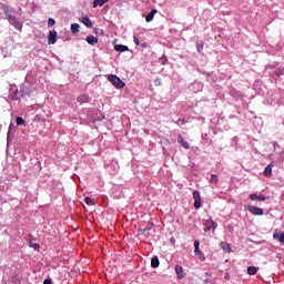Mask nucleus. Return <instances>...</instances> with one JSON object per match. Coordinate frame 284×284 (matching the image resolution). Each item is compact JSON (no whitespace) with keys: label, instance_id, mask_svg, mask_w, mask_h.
Returning a JSON list of instances; mask_svg holds the SVG:
<instances>
[{"label":"nucleus","instance_id":"nucleus-17","mask_svg":"<svg viewBox=\"0 0 284 284\" xmlns=\"http://www.w3.org/2000/svg\"><path fill=\"white\" fill-rule=\"evenodd\" d=\"M82 23L85 28H92V20L88 17L82 18Z\"/></svg>","mask_w":284,"mask_h":284},{"label":"nucleus","instance_id":"nucleus-2","mask_svg":"<svg viewBox=\"0 0 284 284\" xmlns=\"http://www.w3.org/2000/svg\"><path fill=\"white\" fill-rule=\"evenodd\" d=\"M245 210H248L254 216H263L265 214L263 209L254 205L245 206Z\"/></svg>","mask_w":284,"mask_h":284},{"label":"nucleus","instance_id":"nucleus-18","mask_svg":"<svg viewBox=\"0 0 284 284\" xmlns=\"http://www.w3.org/2000/svg\"><path fill=\"white\" fill-rule=\"evenodd\" d=\"M273 239H278L280 243H282V245H284V233H274L273 234Z\"/></svg>","mask_w":284,"mask_h":284},{"label":"nucleus","instance_id":"nucleus-15","mask_svg":"<svg viewBox=\"0 0 284 284\" xmlns=\"http://www.w3.org/2000/svg\"><path fill=\"white\" fill-rule=\"evenodd\" d=\"M110 0H93V8H102V6H105Z\"/></svg>","mask_w":284,"mask_h":284},{"label":"nucleus","instance_id":"nucleus-11","mask_svg":"<svg viewBox=\"0 0 284 284\" xmlns=\"http://www.w3.org/2000/svg\"><path fill=\"white\" fill-rule=\"evenodd\" d=\"M156 12H159L156 9H152L151 12L146 14L145 17L146 23H150V21H153L154 14H156Z\"/></svg>","mask_w":284,"mask_h":284},{"label":"nucleus","instance_id":"nucleus-4","mask_svg":"<svg viewBox=\"0 0 284 284\" xmlns=\"http://www.w3.org/2000/svg\"><path fill=\"white\" fill-rule=\"evenodd\" d=\"M219 224L216 222H213L212 219L205 220L204 222V232H210V230H216Z\"/></svg>","mask_w":284,"mask_h":284},{"label":"nucleus","instance_id":"nucleus-25","mask_svg":"<svg viewBox=\"0 0 284 284\" xmlns=\"http://www.w3.org/2000/svg\"><path fill=\"white\" fill-rule=\"evenodd\" d=\"M55 24H57V21H54V19H52V18H49V20H48L49 28H52Z\"/></svg>","mask_w":284,"mask_h":284},{"label":"nucleus","instance_id":"nucleus-3","mask_svg":"<svg viewBox=\"0 0 284 284\" xmlns=\"http://www.w3.org/2000/svg\"><path fill=\"white\" fill-rule=\"evenodd\" d=\"M153 227H154V224L152 222H148L146 226L144 229H139L138 232L143 236H150V232H152Z\"/></svg>","mask_w":284,"mask_h":284},{"label":"nucleus","instance_id":"nucleus-34","mask_svg":"<svg viewBox=\"0 0 284 284\" xmlns=\"http://www.w3.org/2000/svg\"><path fill=\"white\" fill-rule=\"evenodd\" d=\"M172 242H174V239H171Z\"/></svg>","mask_w":284,"mask_h":284},{"label":"nucleus","instance_id":"nucleus-22","mask_svg":"<svg viewBox=\"0 0 284 284\" xmlns=\"http://www.w3.org/2000/svg\"><path fill=\"white\" fill-rule=\"evenodd\" d=\"M71 32L72 34H77L79 32V23L71 24Z\"/></svg>","mask_w":284,"mask_h":284},{"label":"nucleus","instance_id":"nucleus-24","mask_svg":"<svg viewBox=\"0 0 284 284\" xmlns=\"http://www.w3.org/2000/svg\"><path fill=\"white\" fill-rule=\"evenodd\" d=\"M16 123H17V125H24L26 120H23V118H21V116H18V118H16Z\"/></svg>","mask_w":284,"mask_h":284},{"label":"nucleus","instance_id":"nucleus-21","mask_svg":"<svg viewBox=\"0 0 284 284\" xmlns=\"http://www.w3.org/2000/svg\"><path fill=\"white\" fill-rule=\"evenodd\" d=\"M195 256L200 258V261H205V255H203V252H201V248H195Z\"/></svg>","mask_w":284,"mask_h":284},{"label":"nucleus","instance_id":"nucleus-1","mask_svg":"<svg viewBox=\"0 0 284 284\" xmlns=\"http://www.w3.org/2000/svg\"><path fill=\"white\" fill-rule=\"evenodd\" d=\"M108 81H110V83H112V85L115 87L116 90H123V88H125V82H123V80H121V78H119L118 75H109Z\"/></svg>","mask_w":284,"mask_h":284},{"label":"nucleus","instance_id":"nucleus-28","mask_svg":"<svg viewBox=\"0 0 284 284\" xmlns=\"http://www.w3.org/2000/svg\"><path fill=\"white\" fill-rule=\"evenodd\" d=\"M133 43H135V45H141V41H139V37L136 36L133 37Z\"/></svg>","mask_w":284,"mask_h":284},{"label":"nucleus","instance_id":"nucleus-33","mask_svg":"<svg viewBox=\"0 0 284 284\" xmlns=\"http://www.w3.org/2000/svg\"><path fill=\"white\" fill-rule=\"evenodd\" d=\"M224 278L227 281L230 278V274L226 273Z\"/></svg>","mask_w":284,"mask_h":284},{"label":"nucleus","instance_id":"nucleus-27","mask_svg":"<svg viewBox=\"0 0 284 284\" xmlns=\"http://www.w3.org/2000/svg\"><path fill=\"white\" fill-rule=\"evenodd\" d=\"M211 182L212 183H219V176L216 174L211 175Z\"/></svg>","mask_w":284,"mask_h":284},{"label":"nucleus","instance_id":"nucleus-32","mask_svg":"<svg viewBox=\"0 0 284 284\" xmlns=\"http://www.w3.org/2000/svg\"><path fill=\"white\" fill-rule=\"evenodd\" d=\"M141 47L142 48H148V43L144 42V43L141 44Z\"/></svg>","mask_w":284,"mask_h":284},{"label":"nucleus","instance_id":"nucleus-7","mask_svg":"<svg viewBox=\"0 0 284 284\" xmlns=\"http://www.w3.org/2000/svg\"><path fill=\"white\" fill-rule=\"evenodd\" d=\"M178 143L182 145V148H184L185 150H190V143H187V141H185V139L181 134L178 136Z\"/></svg>","mask_w":284,"mask_h":284},{"label":"nucleus","instance_id":"nucleus-20","mask_svg":"<svg viewBox=\"0 0 284 284\" xmlns=\"http://www.w3.org/2000/svg\"><path fill=\"white\" fill-rule=\"evenodd\" d=\"M161 263L159 262V257H153L151 260V267H153L154 270H156V267H159Z\"/></svg>","mask_w":284,"mask_h":284},{"label":"nucleus","instance_id":"nucleus-23","mask_svg":"<svg viewBox=\"0 0 284 284\" xmlns=\"http://www.w3.org/2000/svg\"><path fill=\"white\" fill-rule=\"evenodd\" d=\"M84 202L87 203V205H97V202H94V199L87 196L84 199Z\"/></svg>","mask_w":284,"mask_h":284},{"label":"nucleus","instance_id":"nucleus-12","mask_svg":"<svg viewBox=\"0 0 284 284\" xmlns=\"http://www.w3.org/2000/svg\"><path fill=\"white\" fill-rule=\"evenodd\" d=\"M87 43H89V45H94V44L99 43V39L94 36H88Z\"/></svg>","mask_w":284,"mask_h":284},{"label":"nucleus","instance_id":"nucleus-31","mask_svg":"<svg viewBox=\"0 0 284 284\" xmlns=\"http://www.w3.org/2000/svg\"><path fill=\"white\" fill-rule=\"evenodd\" d=\"M43 284H52V280L45 278L44 282H43Z\"/></svg>","mask_w":284,"mask_h":284},{"label":"nucleus","instance_id":"nucleus-5","mask_svg":"<svg viewBox=\"0 0 284 284\" xmlns=\"http://www.w3.org/2000/svg\"><path fill=\"white\" fill-rule=\"evenodd\" d=\"M193 199H194V209L195 210H201V192L199 191H193Z\"/></svg>","mask_w":284,"mask_h":284},{"label":"nucleus","instance_id":"nucleus-26","mask_svg":"<svg viewBox=\"0 0 284 284\" xmlns=\"http://www.w3.org/2000/svg\"><path fill=\"white\" fill-rule=\"evenodd\" d=\"M203 48H204L203 42H197V43H196V50H197V52H201V51L203 50Z\"/></svg>","mask_w":284,"mask_h":284},{"label":"nucleus","instance_id":"nucleus-29","mask_svg":"<svg viewBox=\"0 0 284 284\" xmlns=\"http://www.w3.org/2000/svg\"><path fill=\"white\" fill-rule=\"evenodd\" d=\"M200 245H201V243L199 242V240H196V241L194 242V247H195V250H200Z\"/></svg>","mask_w":284,"mask_h":284},{"label":"nucleus","instance_id":"nucleus-19","mask_svg":"<svg viewBox=\"0 0 284 284\" xmlns=\"http://www.w3.org/2000/svg\"><path fill=\"white\" fill-rule=\"evenodd\" d=\"M256 272H258V268H256V266H248V267H247V274H248L250 276L256 275Z\"/></svg>","mask_w":284,"mask_h":284},{"label":"nucleus","instance_id":"nucleus-6","mask_svg":"<svg viewBox=\"0 0 284 284\" xmlns=\"http://www.w3.org/2000/svg\"><path fill=\"white\" fill-rule=\"evenodd\" d=\"M49 45H54L57 43V31H50L48 37Z\"/></svg>","mask_w":284,"mask_h":284},{"label":"nucleus","instance_id":"nucleus-10","mask_svg":"<svg viewBox=\"0 0 284 284\" xmlns=\"http://www.w3.org/2000/svg\"><path fill=\"white\" fill-rule=\"evenodd\" d=\"M250 199L251 201H266L265 195L263 194L257 195L256 193L251 194Z\"/></svg>","mask_w":284,"mask_h":284},{"label":"nucleus","instance_id":"nucleus-8","mask_svg":"<svg viewBox=\"0 0 284 284\" xmlns=\"http://www.w3.org/2000/svg\"><path fill=\"white\" fill-rule=\"evenodd\" d=\"M175 273L178 275V278H185V272L183 271V266L175 265Z\"/></svg>","mask_w":284,"mask_h":284},{"label":"nucleus","instance_id":"nucleus-16","mask_svg":"<svg viewBox=\"0 0 284 284\" xmlns=\"http://www.w3.org/2000/svg\"><path fill=\"white\" fill-rule=\"evenodd\" d=\"M272 168H274L273 163H270L266 165L265 170H264V175L265 176H272Z\"/></svg>","mask_w":284,"mask_h":284},{"label":"nucleus","instance_id":"nucleus-9","mask_svg":"<svg viewBox=\"0 0 284 284\" xmlns=\"http://www.w3.org/2000/svg\"><path fill=\"white\" fill-rule=\"evenodd\" d=\"M114 50H115V52H128V50H130V48L124 44H115Z\"/></svg>","mask_w":284,"mask_h":284},{"label":"nucleus","instance_id":"nucleus-14","mask_svg":"<svg viewBox=\"0 0 284 284\" xmlns=\"http://www.w3.org/2000/svg\"><path fill=\"white\" fill-rule=\"evenodd\" d=\"M78 103H90V95L82 94L77 99Z\"/></svg>","mask_w":284,"mask_h":284},{"label":"nucleus","instance_id":"nucleus-30","mask_svg":"<svg viewBox=\"0 0 284 284\" xmlns=\"http://www.w3.org/2000/svg\"><path fill=\"white\" fill-rule=\"evenodd\" d=\"M31 247H33V250H39L41 246L37 243L31 244Z\"/></svg>","mask_w":284,"mask_h":284},{"label":"nucleus","instance_id":"nucleus-13","mask_svg":"<svg viewBox=\"0 0 284 284\" xmlns=\"http://www.w3.org/2000/svg\"><path fill=\"white\" fill-rule=\"evenodd\" d=\"M220 247L223 250V252H226L227 254L232 252V247H230V244L227 242H221Z\"/></svg>","mask_w":284,"mask_h":284}]
</instances>
